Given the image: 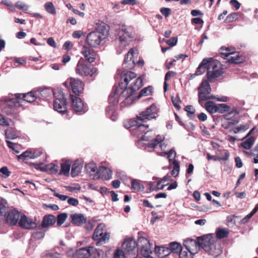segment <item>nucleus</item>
<instances>
[{
	"label": "nucleus",
	"mask_w": 258,
	"mask_h": 258,
	"mask_svg": "<svg viewBox=\"0 0 258 258\" xmlns=\"http://www.w3.org/2000/svg\"><path fill=\"white\" fill-rule=\"evenodd\" d=\"M102 250H97L93 246H87L78 249L76 251V255L78 258H89L92 255L96 257V254L99 257Z\"/></svg>",
	"instance_id": "14"
},
{
	"label": "nucleus",
	"mask_w": 258,
	"mask_h": 258,
	"mask_svg": "<svg viewBox=\"0 0 258 258\" xmlns=\"http://www.w3.org/2000/svg\"><path fill=\"white\" fill-rule=\"evenodd\" d=\"M32 154L31 159H34L40 156L42 152L39 150H35L33 153L32 152Z\"/></svg>",
	"instance_id": "63"
},
{
	"label": "nucleus",
	"mask_w": 258,
	"mask_h": 258,
	"mask_svg": "<svg viewBox=\"0 0 258 258\" xmlns=\"http://www.w3.org/2000/svg\"><path fill=\"white\" fill-rule=\"evenodd\" d=\"M155 252L159 258H164L170 254L169 247L164 246H156Z\"/></svg>",
	"instance_id": "27"
},
{
	"label": "nucleus",
	"mask_w": 258,
	"mask_h": 258,
	"mask_svg": "<svg viewBox=\"0 0 258 258\" xmlns=\"http://www.w3.org/2000/svg\"><path fill=\"white\" fill-rule=\"evenodd\" d=\"M177 42V37H172L166 41V43L170 46H174L176 44Z\"/></svg>",
	"instance_id": "57"
},
{
	"label": "nucleus",
	"mask_w": 258,
	"mask_h": 258,
	"mask_svg": "<svg viewBox=\"0 0 258 258\" xmlns=\"http://www.w3.org/2000/svg\"><path fill=\"white\" fill-rule=\"evenodd\" d=\"M109 31V27L105 23L99 21L96 23L94 30L87 35L86 42L88 45L94 48L97 47L107 38Z\"/></svg>",
	"instance_id": "3"
},
{
	"label": "nucleus",
	"mask_w": 258,
	"mask_h": 258,
	"mask_svg": "<svg viewBox=\"0 0 258 258\" xmlns=\"http://www.w3.org/2000/svg\"><path fill=\"white\" fill-rule=\"evenodd\" d=\"M172 102L175 107V108L177 110H179L181 109V107L179 105V103L181 102V101L179 99V97L177 96L176 97L174 98L172 97L171 98Z\"/></svg>",
	"instance_id": "49"
},
{
	"label": "nucleus",
	"mask_w": 258,
	"mask_h": 258,
	"mask_svg": "<svg viewBox=\"0 0 258 258\" xmlns=\"http://www.w3.org/2000/svg\"><path fill=\"white\" fill-rule=\"evenodd\" d=\"M97 71V68L91 67L90 66L87 64L83 57L80 58L75 68L76 74L83 77L95 76Z\"/></svg>",
	"instance_id": "8"
},
{
	"label": "nucleus",
	"mask_w": 258,
	"mask_h": 258,
	"mask_svg": "<svg viewBox=\"0 0 258 258\" xmlns=\"http://www.w3.org/2000/svg\"><path fill=\"white\" fill-rule=\"evenodd\" d=\"M45 235V232L41 230H37L32 233V236L36 239H40Z\"/></svg>",
	"instance_id": "48"
},
{
	"label": "nucleus",
	"mask_w": 258,
	"mask_h": 258,
	"mask_svg": "<svg viewBox=\"0 0 258 258\" xmlns=\"http://www.w3.org/2000/svg\"><path fill=\"white\" fill-rule=\"evenodd\" d=\"M22 106L21 101L15 98L6 99L0 101L2 111L7 115H13L17 113V108Z\"/></svg>",
	"instance_id": "5"
},
{
	"label": "nucleus",
	"mask_w": 258,
	"mask_h": 258,
	"mask_svg": "<svg viewBox=\"0 0 258 258\" xmlns=\"http://www.w3.org/2000/svg\"><path fill=\"white\" fill-rule=\"evenodd\" d=\"M254 140L255 139L253 137H250L243 142L241 145L245 149L249 150L254 144Z\"/></svg>",
	"instance_id": "41"
},
{
	"label": "nucleus",
	"mask_w": 258,
	"mask_h": 258,
	"mask_svg": "<svg viewBox=\"0 0 258 258\" xmlns=\"http://www.w3.org/2000/svg\"><path fill=\"white\" fill-rule=\"evenodd\" d=\"M44 8L46 12L52 15L56 14L55 8L52 2H47L44 5Z\"/></svg>",
	"instance_id": "43"
},
{
	"label": "nucleus",
	"mask_w": 258,
	"mask_h": 258,
	"mask_svg": "<svg viewBox=\"0 0 258 258\" xmlns=\"http://www.w3.org/2000/svg\"><path fill=\"white\" fill-rule=\"evenodd\" d=\"M118 39L121 45L126 46L132 42L133 39V29L123 25L118 32Z\"/></svg>",
	"instance_id": "11"
},
{
	"label": "nucleus",
	"mask_w": 258,
	"mask_h": 258,
	"mask_svg": "<svg viewBox=\"0 0 258 258\" xmlns=\"http://www.w3.org/2000/svg\"><path fill=\"white\" fill-rule=\"evenodd\" d=\"M83 163L81 161L76 160L72 165L71 175L75 177L77 176L81 172L83 167Z\"/></svg>",
	"instance_id": "28"
},
{
	"label": "nucleus",
	"mask_w": 258,
	"mask_h": 258,
	"mask_svg": "<svg viewBox=\"0 0 258 258\" xmlns=\"http://www.w3.org/2000/svg\"><path fill=\"white\" fill-rule=\"evenodd\" d=\"M208 59L209 62L207 66V77L208 80L211 82L213 80L221 76L223 72L219 61L212 58H208Z\"/></svg>",
	"instance_id": "7"
},
{
	"label": "nucleus",
	"mask_w": 258,
	"mask_h": 258,
	"mask_svg": "<svg viewBox=\"0 0 258 258\" xmlns=\"http://www.w3.org/2000/svg\"><path fill=\"white\" fill-rule=\"evenodd\" d=\"M138 245L136 241L133 239H128L125 240L122 245V248L126 253H134V256L138 250H136V247Z\"/></svg>",
	"instance_id": "21"
},
{
	"label": "nucleus",
	"mask_w": 258,
	"mask_h": 258,
	"mask_svg": "<svg viewBox=\"0 0 258 258\" xmlns=\"http://www.w3.org/2000/svg\"><path fill=\"white\" fill-rule=\"evenodd\" d=\"M70 98L71 101V107L76 113L82 114L87 111V107L84 105L81 98L73 94H70Z\"/></svg>",
	"instance_id": "15"
},
{
	"label": "nucleus",
	"mask_w": 258,
	"mask_h": 258,
	"mask_svg": "<svg viewBox=\"0 0 258 258\" xmlns=\"http://www.w3.org/2000/svg\"><path fill=\"white\" fill-rule=\"evenodd\" d=\"M131 188L135 192H139L143 191L144 186L140 180L134 179L131 181Z\"/></svg>",
	"instance_id": "33"
},
{
	"label": "nucleus",
	"mask_w": 258,
	"mask_h": 258,
	"mask_svg": "<svg viewBox=\"0 0 258 258\" xmlns=\"http://www.w3.org/2000/svg\"><path fill=\"white\" fill-rule=\"evenodd\" d=\"M216 112L223 113L229 112L230 110V107L226 104H217Z\"/></svg>",
	"instance_id": "42"
},
{
	"label": "nucleus",
	"mask_w": 258,
	"mask_h": 258,
	"mask_svg": "<svg viewBox=\"0 0 258 258\" xmlns=\"http://www.w3.org/2000/svg\"><path fill=\"white\" fill-rule=\"evenodd\" d=\"M116 79H119V82L110 93L108 97L109 103L113 105L117 104L119 99L124 98L127 102L132 98L136 92L143 85V76L137 78V75L131 71H117Z\"/></svg>",
	"instance_id": "1"
},
{
	"label": "nucleus",
	"mask_w": 258,
	"mask_h": 258,
	"mask_svg": "<svg viewBox=\"0 0 258 258\" xmlns=\"http://www.w3.org/2000/svg\"><path fill=\"white\" fill-rule=\"evenodd\" d=\"M178 254L179 258H192V256L194 255V253H191V252L186 250V249L185 250H183L182 248V250L179 251Z\"/></svg>",
	"instance_id": "46"
},
{
	"label": "nucleus",
	"mask_w": 258,
	"mask_h": 258,
	"mask_svg": "<svg viewBox=\"0 0 258 258\" xmlns=\"http://www.w3.org/2000/svg\"><path fill=\"white\" fill-rule=\"evenodd\" d=\"M221 55L230 63L238 64L244 60L242 56L239 55L238 52L231 51L229 52H221Z\"/></svg>",
	"instance_id": "18"
},
{
	"label": "nucleus",
	"mask_w": 258,
	"mask_h": 258,
	"mask_svg": "<svg viewBox=\"0 0 258 258\" xmlns=\"http://www.w3.org/2000/svg\"><path fill=\"white\" fill-rule=\"evenodd\" d=\"M176 75V72L173 71H168L165 76V81L168 80L170 78L175 76Z\"/></svg>",
	"instance_id": "61"
},
{
	"label": "nucleus",
	"mask_w": 258,
	"mask_h": 258,
	"mask_svg": "<svg viewBox=\"0 0 258 258\" xmlns=\"http://www.w3.org/2000/svg\"><path fill=\"white\" fill-rule=\"evenodd\" d=\"M32 156V152L26 151L24 152H23L21 155H18L17 158L19 159H25L27 158H29L31 159V156Z\"/></svg>",
	"instance_id": "52"
},
{
	"label": "nucleus",
	"mask_w": 258,
	"mask_h": 258,
	"mask_svg": "<svg viewBox=\"0 0 258 258\" xmlns=\"http://www.w3.org/2000/svg\"><path fill=\"white\" fill-rule=\"evenodd\" d=\"M208 58H204L196 71L197 75H201L203 74L206 71H207V66L209 62Z\"/></svg>",
	"instance_id": "32"
},
{
	"label": "nucleus",
	"mask_w": 258,
	"mask_h": 258,
	"mask_svg": "<svg viewBox=\"0 0 258 258\" xmlns=\"http://www.w3.org/2000/svg\"><path fill=\"white\" fill-rule=\"evenodd\" d=\"M20 218L18 224L20 227L23 229H31L37 227V224L32 219L28 218L26 215H23Z\"/></svg>",
	"instance_id": "23"
},
{
	"label": "nucleus",
	"mask_w": 258,
	"mask_h": 258,
	"mask_svg": "<svg viewBox=\"0 0 258 258\" xmlns=\"http://www.w3.org/2000/svg\"><path fill=\"white\" fill-rule=\"evenodd\" d=\"M166 154L168 155L167 158L169 161L171 162L175 158L176 153L175 150L171 149Z\"/></svg>",
	"instance_id": "54"
},
{
	"label": "nucleus",
	"mask_w": 258,
	"mask_h": 258,
	"mask_svg": "<svg viewBox=\"0 0 258 258\" xmlns=\"http://www.w3.org/2000/svg\"><path fill=\"white\" fill-rule=\"evenodd\" d=\"M15 7L19 10L23 11H27L28 10V6L25 4H23L21 1H17L15 4Z\"/></svg>",
	"instance_id": "51"
},
{
	"label": "nucleus",
	"mask_w": 258,
	"mask_h": 258,
	"mask_svg": "<svg viewBox=\"0 0 258 258\" xmlns=\"http://www.w3.org/2000/svg\"><path fill=\"white\" fill-rule=\"evenodd\" d=\"M162 181L159 179L156 185V191L160 189H163L167 184H162Z\"/></svg>",
	"instance_id": "62"
},
{
	"label": "nucleus",
	"mask_w": 258,
	"mask_h": 258,
	"mask_svg": "<svg viewBox=\"0 0 258 258\" xmlns=\"http://www.w3.org/2000/svg\"><path fill=\"white\" fill-rule=\"evenodd\" d=\"M85 169L87 174H89L90 177L94 179L98 178V169L96 164L93 162H90L86 165Z\"/></svg>",
	"instance_id": "24"
},
{
	"label": "nucleus",
	"mask_w": 258,
	"mask_h": 258,
	"mask_svg": "<svg viewBox=\"0 0 258 258\" xmlns=\"http://www.w3.org/2000/svg\"><path fill=\"white\" fill-rule=\"evenodd\" d=\"M157 112L156 107L154 105H152L148 107L146 110L141 112L137 115V119H131L128 123L131 128L132 134L135 136L139 138L141 141H148V137L145 134L148 132V125L144 124L147 120L155 118L157 116Z\"/></svg>",
	"instance_id": "2"
},
{
	"label": "nucleus",
	"mask_w": 258,
	"mask_h": 258,
	"mask_svg": "<svg viewBox=\"0 0 258 258\" xmlns=\"http://www.w3.org/2000/svg\"><path fill=\"white\" fill-rule=\"evenodd\" d=\"M0 125L2 126H8L10 123L8 120L5 118L2 114L0 113Z\"/></svg>",
	"instance_id": "56"
},
{
	"label": "nucleus",
	"mask_w": 258,
	"mask_h": 258,
	"mask_svg": "<svg viewBox=\"0 0 258 258\" xmlns=\"http://www.w3.org/2000/svg\"><path fill=\"white\" fill-rule=\"evenodd\" d=\"M235 162L236 163V167L238 168H240L242 167L243 163L239 157H236L235 158Z\"/></svg>",
	"instance_id": "64"
},
{
	"label": "nucleus",
	"mask_w": 258,
	"mask_h": 258,
	"mask_svg": "<svg viewBox=\"0 0 258 258\" xmlns=\"http://www.w3.org/2000/svg\"><path fill=\"white\" fill-rule=\"evenodd\" d=\"M229 231L227 229L218 228L216 231V238L218 239L227 237Z\"/></svg>",
	"instance_id": "40"
},
{
	"label": "nucleus",
	"mask_w": 258,
	"mask_h": 258,
	"mask_svg": "<svg viewBox=\"0 0 258 258\" xmlns=\"http://www.w3.org/2000/svg\"><path fill=\"white\" fill-rule=\"evenodd\" d=\"M71 162L69 160H67L60 164V171L59 174H63L64 175H68L71 166Z\"/></svg>",
	"instance_id": "35"
},
{
	"label": "nucleus",
	"mask_w": 258,
	"mask_h": 258,
	"mask_svg": "<svg viewBox=\"0 0 258 258\" xmlns=\"http://www.w3.org/2000/svg\"><path fill=\"white\" fill-rule=\"evenodd\" d=\"M42 92H43V90H32L27 93H16L15 96L18 101H21V104L24 101L32 103L39 97Z\"/></svg>",
	"instance_id": "12"
},
{
	"label": "nucleus",
	"mask_w": 258,
	"mask_h": 258,
	"mask_svg": "<svg viewBox=\"0 0 258 258\" xmlns=\"http://www.w3.org/2000/svg\"><path fill=\"white\" fill-rule=\"evenodd\" d=\"M0 216H4L6 223L10 226L16 225L20 217V213L16 209L8 210L6 206L5 212L0 215Z\"/></svg>",
	"instance_id": "13"
},
{
	"label": "nucleus",
	"mask_w": 258,
	"mask_h": 258,
	"mask_svg": "<svg viewBox=\"0 0 258 258\" xmlns=\"http://www.w3.org/2000/svg\"><path fill=\"white\" fill-rule=\"evenodd\" d=\"M63 84L66 88L71 89L77 96H80L83 93L84 83L80 79L70 77Z\"/></svg>",
	"instance_id": "10"
},
{
	"label": "nucleus",
	"mask_w": 258,
	"mask_h": 258,
	"mask_svg": "<svg viewBox=\"0 0 258 258\" xmlns=\"http://www.w3.org/2000/svg\"><path fill=\"white\" fill-rule=\"evenodd\" d=\"M68 203L69 205L76 206L79 204V201L77 199L73 198H69L68 200Z\"/></svg>",
	"instance_id": "59"
},
{
	"label": "nucleus",
	"mask_w": 258,
	"mask_h": 258,
	"mask_svg": "<svg viewBox=\"0 0 258 258\" xmlns=\"http://www.w3.org/2000/svg\"><path fill=\"white\" fill-rule=\"evenodd\" d=\"M208 80H203L198 88L199 103L202 105L203 102L215 99L216 97L211 94L212 91Z\"/></svg>",
	"instance_id": "6"
},
{
	"label": "nucleus",
	"mask_w": 258,
	"mask_h": 258,
	"mask_svg": "<svg viewBox=\"0 0 258 258\" xmlns=\"http://www.w3.org/2000/svg\"><path fill=\"white\" fill-rule=\"evenodd\" d=\"M89 45H83L81 49V53L84 56L85 61L89 63L95 61L98 54L93 48Z\"/></svg>",
	"instance_id": "16"
},
{
	"label": "nucleus",
	"mask_w": 258,
	"mask_h": 258,
	"mask_svg": "<svg viewBox=\"0 0 258 258\" xmlns=\"http://www.w3.org/2000/svg\"><path fill=\"white\" fill-rule=\"evenodd\" d=\"M68 217L67 213H61L57 215L56 221L57 226H60L66 221Z\"/></svg>",
	"instance_id": "44"
},
{
	"label": "nucleus",
	"mask_w": 258,
	"mask_h": 258,
	"mask_svg": "<svg viewBox=\"0 0 258 258\" xmlns=\"http://www.w3.org/2000/svg\"><path fill=\"white\" fill-rule=\"evenodd\" d=\"M153 92V87L151 86H149L147 87H145L142 89L139 92V94L137 96H133L132 97V99L131 101H133L135 99H139L143 96H147L150 95ZM131 98V97H130Z\"/></svg>",
	"instance_id": "31"
},
{
	"label": "nucleus",
	"mask_w": 258,
	"mask_h": 258,
	"mask_svg": "<svg viewBox=\"0 0 258 258\" xmlns=\"http://www.w3.org/2000/svg\"><path fill=\"white\" fill-rule=\"evenodd\" d=\"M183 245L186 250L194 254L198 252L199 247H201L198 237H197V240L190 238L185 240L183 242Z\"/></svg>",
	"instance_id": "20"
},
{
	"label": "nucleus",
	"mask_w": 258,
	"mask_h": 258,
	"mask_svg": "<svg viewBox=\"0 0 258 258\" xmlns=\"http://www.w3.org/2000/svg\"><path fill=\"white\" fill-rule=\"evenodd\" d=\"M92 238L95 241H105L109 238V234L105 232L103 233L101 227V224L99 225L95 229Z\"/></svg>",
	"instance_id": "22"
},
{
	"label": "nucleus",
	"mask_w": 258,
	"mask_h": 258,
	"mask_svg": "<svg viewBox=\"0 0 258 258\" xmlns=\"http://www.w3.org/2000/svg\"><path fill=\"white\" fill-rule=\"evenodd\" d=\"M73 46V44L72 43V42L70 41H67L65 42L64 44L63 45V48L66 50H70L72 49V47Z\"/></svg>",
	"instance_id": "58"
},
{
	"label": "nucleus",
	"mask_w": 258,
	"mask_h": 258,
	"mask_svg": "<svg viewBox=\"0 0 258 258\" xmlns=\"http://www.w3.org/2000/svg\"><path fill=\"white\" fill-rule=\"evenodd\" d=\"M221 153H224V156L223 157H218V156H213L211 155L209 153L207 154V157L208 160L212 159L214 161L217 160H222V161H227L229 157V153L227 150H220L219 151Z\"/></svg>",
	"instance_id": "29"
},
{
	"label": "nucleus",
	"mask_w": 258,
	"mask_h": 258,
	"mask_svg": "<svg viewBox=\"0 0 258 258\" xmlns=\"http://www.w3.org/2000/svg\"><path fill=\"white\" fill-rule=\"evenodd\" d=\"M205 108L210 113H216L217 104L213 102H207L205 104Z\"/></svg>",
	"instance_id": "38"
},
{
	"label": "nucleus",
	"mask_w": 258,
	"mask_h": 258,
	"mask_svg": "<svg viewBox=\"0 0 258 258\" xmlns=\"http://www.w3.org/2000/svg\"><path fill=\"white\" fill-rule=\"evenodd\" d=\"M112 173L107 168L100 166L98 168V177H102L104 179L108 180L111 177Z\"/></svg>",
	"instance_id": "30"
},
{
	"label": "nucleus",
	"mask_w": 258,
	"mask_h": 258,
	"mask_svg": "<svg viewBox=\"0 0 258 258\" xmlns=\"http://www.w3.org/2000/svg\"><path fill=\"white\" fill-rule=\"evenodd\" d=\"M164 140V138L161 136H157L156 138L153 140L151 143L148 144V147L150 148H155L158 144H160L161 149H163V144L162 143Z\"/></svg>",
	"instance_id": "34"
},
{
	"label": "nucleus",
	"mask_w": 258,
	"mask_h": 258,
	"mask_svg": "<svg viewBox=\"0 0 258 258\" xmlns=\"http://www.w3.org/2000/svg\"><path fill=\"white\" fill-rule=\"evenodd\" d=\"M160 12L165 17H168L171 14V10L168 8H162L160 9Z\"/></svg>",
	"instance_id": "55"
},
{
	"label": "nucleus",
	"mask_w": 258,
	"mask_h": 258,
	"mask_svg": "<svg viewBox=\"0 0 258 258\" xmlns=\"http://www.w3.org/2000/svg\"><path fill=\"white\" fill-rule=\"evenodd\" d=\"M5 135L6 138L11 140L15 139L18 137L15 130L13 127H10L6 130Z\"/></svg>",
	"instance_id": "37"
},
{
	"label": "nucleus",
	"mask_w": 258,
	"mask_h": 258,
	"mask_svg": "<svg viewBox=\"0 0 258 258\" xmlns=\"http://www.w3.org/2000/svg\"><path fill=\"white\" fill-rule=\"evenodd\" d=\"M138 245L141 247V253L144 257L153 258L151 255L153 252L151 244L148 239L141 237L138 240Z\"/></svg>",
	"instance_id": "17"
},
{
	"label": "nucleus",
	"mask_w": 258,
	"mask_h": 258,
	"mask_svg": "<svg viewBox=\"0 0 258 258\" xmlns=\"http://www.w3.org/2000/svg\"><path fill=\"white\" fill-rule=\"evenodd\" d=\"M172 165L173 166V169L171 172V174L173 176L176 177L178 175L179 172V162L176 160H174L172 161Z\"/></svg>",
	"instance_id": "39"
},
{
	"label": "nucleus",
	"mask_w": 258,
	"mask_h": 258,
	"mask_svg": "<svg viewBox=\"0 0 258 258\" xmlns=\"http://www.w3.org/2000/svg\"><path fill=\"white\" fill-rule=\"evenodd\" d=\"M238 18V14L237 13H233L228 15L226 19L227 22H232L236 21Z\"/></svg>",
	"instance_id": "50"
},
{
	"label": "nucleus",
	"mask_w": 258,
	"mask_h": 258,
	"mask_svg": "<svg viewBox=\"0 0 258 258\" xmlns=\"http://www.w3.org/2000/svg\"><path fill=\"white\" fill-rule=\"evenodd\" d=\"M184 110L187 112V115L191 119H194L195 117V109L192 105H187L185 106Z\"/></svg>",
	"instance_id": "45"
},
{
	"label": "nucleus",
	"mask_w": 258,
	"mask_h": 258,
	"mask_svg": "<svg viewBox=\"0 0 258 258\" xmlns=\"http://www.w3.org/2000/svg\"><path fill=\"white\" fill-rule=\"evenodd\" d=\"M0 173H2L3 175L2 176L4 178H7L10 175L11 172L9 171L7 167L4 166L0 169Z\"/></svg>",
	"instance_id": "53"
},
{
	"label": "nucleus",
	"mask_w": 258,
	"mask_h": 258,
	"mask_svg": "<svg viewBox=\"0 0 258 258\" xmlns=\"http://www.w3.org/2000/svg\"><path fill=\"white\" fill-rule=\"evenodd\" d=\"M56 222V218L52 215H46L43 218L41 224L42 228H47L52 226Z\"/></svg>",
	"instance_id": "26"
},
{
	"label": "nucleus",
	"mask_w": 258,
	"mask_h": 258,
	"mask_svg": "<svg viewBox=\"0 0 258 258\" xmlns=\"http://www.w3.org/2000/svg\"><path fill=\"white\" fill-rule=\"evenodd\" d=\"M198 239L201 247L214 257H217L222 253L221 244L215 237L214 234L198 237Z\"/></svg>",
	"instance_id": "4"
},
{
	"label": "nucleus",
	"mask_w": 258,
	"mask_h": 258,
	"mask_svg": "<svg viewBox=\"0 0 258 258\" xmlns=\"http://www.w3.org/2000/svg\"><path fill=\"white\" fill-rule=\"evenodd\" d=\"M59 166L57 165L51 163L46 166V169L49 170L51 173L55 174L57 172Z\"/></svg>",
	"instance_id": "47"
},
{
	"label": "nucleus",
	"mask_w": 258,
	"mask_h": 258,
	"mask_svg": "<svg viewBox=\"0 0 258 258\" xmlns=\"http://www.w3.org/2000/svg\"><path fill=\"white\" fill-rule=\"evenodd\" d=\"M135 53L134 48H131L127 53L125 55L122 63L123 69L128 70H132L135 66V61L134 58Z\"/></svg>",
	"instance_id": "19"
},
{
	"label": "nucleus",
	"mask_w": 258,
	"mask_h": 258,
	"mask_svg": "<svg viewBox=\"0 0 258 258\" xmlns=\"http://www.w3.org/2000/svg\"><path fill=\"white\" fill-rule=\"evenodd\" d=\"M114 258H125L123 251L121 249H118L114 254Z\"/></svg>",
	"instance_id": "60"
},
{
	"label": "nucleus",
	"mask_w": 258,
	"mask_h": 258,
	"mask_svg": "<svg viewBox=\"0 0 258 258\" xmlns=\"http://www.w3.org/2000/svg\"><path fill=\"white\" fill-rule=\"evenodd\" d=\"M71 222L74 225L81 226L86 222V218L82 214H73L71 215Z\"/></svg>",
	"instance_id": "25"
},
{
	"label": "nucleus",
	"mask_w": 258,
	"mask_h": 258,
	"mask_svg": "<svg viewBox=\"0 0 258 258\" xmlns=\"http://www.w3.org/2000/svg\"><path fill=\"white\" fill-rule=\"evenodd\" d=\"M53 95L54 109L61 114L68 112L67 99L63 92L60 90H56L53 92Z\"/></svg>",
	"instance_id": "9"
},
{
	"label": "nucleus",
	"mask_w": 258,
	"mask_h": 258,
	"mask_svg": "<svg viewBox=\"0 0 258 258\" xmlns=\"http://www.w3.org/2000/svg\"><path fill=\"white\" fill-rule=\"evenodd\" d=\"M169 249L170 253L178 254L180 251L182 250V246L177 242H172L169 243Z\"/></svg>",
	"instance_id": "36"
}]
</instances>
